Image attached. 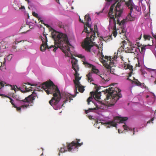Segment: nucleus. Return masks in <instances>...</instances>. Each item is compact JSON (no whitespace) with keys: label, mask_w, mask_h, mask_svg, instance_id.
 Returning a JSON list of instances; mask_svg holds the SVG:
<instances>
[{"label":"nucleus","mask_w":156,"mask_h":156,"mask_svg":"<svg viewBox=\"0 0 156 156\" xmlns=\"http://www.w3.org/2000/svg\"><path fill=\"white\" fill-rule=\"evenodd\" d=\"M88 118L90 119H92V116L91 115H89L88 116Z\"/></svg>","instance_id":"obj_47"},{"label":"nucleus","mask_w":156,"mask_h":156,"mask_svg":"<svg viewBox=\"0 0 156 156\" xmlns=\"http://www.w3.org/2000/svg\"><path fill=\"white\" fill-rule=\"evenodd\" d=\"M75 88L74 92L75 95L72 96L69 94H66L65 97L66 99L63 101V103L61 105H57L61 98V94L58 88L55 86L52 82H46L41 84L42 87L45 90L48 94H52L53 97L49 101V104L52 106L54 108L57 110L61 108L63 105L64 104L68 101L70 102L73 100L72 96L74 97L79 92L77 91V89L79 91L83 93L84 90V87L82 86L80 82L75 83Z\"/></svg>","instance_id":"obj_1"},{"label":"nucleus","mask_w":156,"mask_h":156,"mask_svg":"<svg viewBox=\"0 0 156 156\" xmlns=\"http://www.w3.org/2000/svg\"><path fill=\"white\" fill-rule=\"evenodd\" d=\"M121 91V90L116 87H109L106 91L108 95L105 99V105L108 106L113 105L119 98L122 97L120 93Z\"/></svg>","instance_id":"obj_5"},{"label":"nucleus","mask_w":156,"mask_h":156,"mask_svg":"<svg viewBox=\"0 0 156 156\" xmlns=\"http://www.w3.org/2000/svg\"><path fill=\"white\" fill-rule=\"evenodd\" d=\"M30 105V106H32V105Z\"/></svg>","instance_id":"obj_59"},{"label":"nucleus","mask_w":156,"mask_h":156,"mask_svg":"<svg viewBox=\"0 0 156 156\" xmlns=\"http://www.w3.org/2000/svg\"><path fill=\"white\" fill-rule=\"evenodd\" d=\"M133 12V14H136V15H135V18H136V17L138 15H140V12H137L136 11H134L133 10V11H132V13Z\"/></svg>","instance_id":"obj_31"},{"label":"nucleus","mask_w":156,"mask_h":156,"mask_svg":"<svg viewBox=\"0 0 156 156\" xmlns=\"http://www.w3.org/2000/svg\"><path fill=\"white\" fill-rule=\"evenodd\" d=\"M9 99L10 100V103L12 105L13 107L16 108L17 110L20 112H21V108H28L29 105V104H27L25 105H22L21 106L17 107L14 104V101L11 98Z\"/></svg>","instance_id":"obj_14"},{"label":"nucleus","mask_w":156,"mask_h":156,"mask_svg":"<svg viewBox=\"0 0 156 156\" xmlns=\"http://www.w3.org/2000/svg\"><path fill=\"white\" fill-rule=\"evenodd\" d=\"M29 26L28 25H27V26H25L24 27H21L20 30L22 31V33H25L28 31L29 30H27V28H29Z\"/></svg>","instance_id":"obj_19"},{"label":"nucleus","mask_w":156,"mask_h":156,"mask_svg":"<svg viewBox=\"0 0 156 156\" xmlns=\"http://www.w3.org/2000/svg\"><path fill=\"white\" fill-rule=\"evenodd\" d=\"M131 73H130V74H129V77L131 76Z\"/></svg>","instance_id":"obj_54"},{"label":"nucleus","mask_w":156,"mask_h":156,"mask_svg":"<svg viewBox=\"0 0 156 156\" xmlns=\"http://www.w3.org/2000/svg\"><path fill=\"white\" fill-rule=\"evenodd\" d=\"M144 38L145 40H149L151 37L150 36L147 35H144Z\"/></svg>","instance_id":"obj_28"},{"label":"nucleus","mask_w":156,"mask_h":156,"mask_svg":"<svg viewBox=\"0 0 156 156\" xmlns=\"http://www.w3.org/2000/svg\"><path fill=\"white\" fill-rule=\"evenodd\" d=\"M67 150H66L64 148H61L60 150L59 151L60 152L63 153L64 152Z\"/></svg>","instance_id":"obj_33"},{"label":"nucleus","mask_w":156,"mask_h":156,"mask_svg":"<svg viewBox=\"0 0 156 156\" xmlns=\"http://www.w3.org/2000/svg\"><path fill=\"white\" fill-rule=\"evenodd\" d=\"M85 20L86 21V27H88L90 29L91 31L93 30V28L91 27V25L90 23V22L91 21V19L89 15L87 14L85 16Z\"/></svg>","instance_id":"obj_16"},{"label":"nucleus","mask_w":156,"mask_h":156,"mask_svg":"<svg viewBox=\"0 0 156 156\" xmlns=\"http://www.w3.org/2000/svg\"><path fill=\"white\" fill-rule=\"evenodd\" d=\"M16 88L18 89V90H20L22 92H25V91H23V90H21V88H20V87H16Z\"/></svg>","instance_id":"obj_42"},{"label":"nucleus","mask_w":156,"mask_h":156,"mask_svg":"<svg viewBox=\"0 0 156 156\" xmlns=\"http://www.w3.org/2000/svg\"><path fill=\"white\" fill-rule=\"evenodd\" d=\"M62 27V26H60V27Z\"/></svg>","instance_id":"obj_60"},{"label":"nucleus","mask_w":156,"mask_h":156,"mask_svg":"<svg viewBox=\"0 0 156 156\" xmlns=\"http://www.w3.org/2000/svg\"><path fill=\"white\" fill-rule=\"evenodd\" d=\"M33 14L34 16L37 18L38 19L39 18V17L38 16V14L37 13H36L35 12H33Z\"/></svg>","instance_id":"obj_37"},{"label":"nucleus","mask_w":156,"mask_h":156,"mask_svg":"<svg viewBox=\"0 0 156 156\" xmlns=\"http://www.w3.org/2000/svg\"><path fill=\"white\" fill-rule=\"evenodd\" d=\"M126 42V41H122V44H123L124 43H125ZM124 45L123 44L121 46L120 48H119L118 49V51H122L123 49H124Z\"/></svg>","instance_id":"obj_23"},{"label":"nucleus","mask_w":156,"mask_h":156,"mask_svg":"<svg viewBox=\"0 0 156 156\" xmlns=\"http://www.w3.org/2000/svg\"><path fill=\"white\" fill-rule=\"evenodd\" d=\"M40 19H41L39 17L38 19V20L39 21L41 22V23L43 24H44L43 23V22H44L43 21V20H41Z\"/></svg>","instance_id":"obj_43"},{"label":"nucleus","mask_w":156,"mask_h":156,"mask_svg":"<svg viewBox=\"0 0 156 156\" xmlns=\"http://www.w3.org/2000/svg\"><path fill=\"white\" fill-rule=\"evenodd\" d=\"M43 35L44 37L45 38V41H44L42 39H41L43 43L40 47V50L41 51H44L46 50V48L51 49V48H53V51L54 52H55L58 48H60L62 50V49L61 48L59 47L58 46L57 47H56L55 46H53V45H51L49 47L47 44L48 40L46 37V35L44 34Z\"/></svg>","instance_id":"obj_11"},{"label":"nucleus","mask_w":156,"mask_h":156,"mask_svg":"<svg viewBox=\"0 0 156 156\" xmlns=\"http://www.w3.org/2000/svg\"><path fill=\"white\" fill-rule=\"evenodd\" d=\"M122 126L125 130H129L131 131L132 130V129L131 128H129L128 126H127L125 124L123 125Z\"/></svg>","instance_id":"obj_22"},{"label":"nucleus","mask_w":156,"mask_h":156,"mask_svg":"<svg viewBox=\"0 0 156 156\" xmlns=\"http://www.w3.org/2000/svg\"><path fill=\"white\" fill-rule=\"evenodd\" d=\"M150 123V121H148L147 122V123Z\"/></svg>","instance_id":"obj_55"},{"label":"nucleus","mask_w":156,"mask_h":156,"mask_svg":"<svg viewBox=\"0 0 156 156\" xmlns=\"http://www.w3.org/2000/svg\"><path fill=\"white\" fill-rule=\"evenodd\" d=\"M27 89L28 90H27L26 92L29 91L31 90L32 91L34 90V89H33V87H29L28 88H27Z\"/></svg>","instance_id":"obj_36"},{"label":"nucleus","mask_w":156,"mask_h":156,"mask_svg":"<svg viewBox=\"0 0 156 156\" xmlns=\"http://www.w3.org/2000/svg\"><path fill=\"white\" fill-rule=\"evenodd\" d=\"M133 10L136 11L137 12H140V8L138 6H135L133 7Z\"/></svg>","instance_id":"obj_24"},{"label":"nucleus","mask_w":156,"mask_h":156,"mask_svg":"<svg viewBox=\"0 0 156 156\" xmlns=\"http://www.w3.org/2000/svg\"><path fill=\"white\" fill-rule=\"evenodd\" d=\"M108 127H110L109 126H108Z\"/></svg>","instance_id":"obj_57"},{"label":"nucleus","mask_w":156,"mask_h":156,"mask_svg":"<svg viewBox=\"0 0 156 156\" xmlns=\"http://www.w3.org/2000/svg\"><path fill=\"white\" fill-rule=\"evenodd\" d=\"M6 48V46L2 43H0V50L2 49H4Z\"/></svg>","instance_id":"obj_30"},{"label":"nucleus","mask_w":156,"mask_h":156,"mask_svg":"<svg viewBox=\"0 0 156 156\" xmlns=\"http://www.w3.org/2000/svg\"><path fill=\"white\" fill-rule=\"evenodd\" d=\"M120 58H121V60H122V61H124V60H123V58H123V57L122 56H121V57H120Z\"/></svg>","instance_id":"obj_45"},{"label":"nucleus","mask_w":156,"mask_h":156,"mask_svg":"<svg viewBox=\"0 0 156 156\" xmlns=\"http://www.w3.org/2000/svg\"><path fill=\"white\" fill-rule=\"evenodd\" d=\"M119 33L121 35L120 37L122 39H126V30L123 27H121L119 29Z\"/></svg>","instance_id":"obj_17"},{"label":"nucleus","mask_w":156,"mask_h":156,"mask_svg":"<svg viewBox=\"0 0 156 156\" xmlns=\"http://www.w3.org/2000/svg\"><path fill=\"white\" fill-rule=\"evenodd\" d=\"M152 36H153V37L155 38V40L156 41V34H154L153 33Z\"/></svg>","instance_id":"obj_44"},{"label":"nucleus","mask_w":156,"mask_h":156,"mask_svg":"<svg viewBox=\"0 0 156 156\" xmlns=\"http://www.w3.org/2000/svg\"><path fill=\"white\" fill-rule=\"evenodd\" d=\"M112 40V35H109L108 37H107V41H109V40Z\"/></svg>","instance_id":"obj_38"},{"label":"nucleus","mask_w":156,"mask_h":156,"mask_svg":"<svg viewBox=\"0 0 156 156\" xmlns=\"http://www.w3.org/2000/svg\"><path fill=\"white\" fill-rule=\"evenodd\" d=\"M95 108H90L89 109L87 110H85V112L86 114H87L89 112H90V111L93 110H95Z\"/></svg>","instance_id":"obj_32"},{"label":"nucleus","mask_w":156,"mask_h":156,"mask_svg":"<svg viewBox=\"0 0 156 156\" xmlns=\"http://www.w3.org/2000/svg\"><path fill=\"white\" fill-rule=\"evenodd\" d=\"M137 46H138V48H139L140 47H142V46L145 47V48L147 46V45H146L145 46L144 45H142L141 44H140L139 43H137Z\"/></svg>","instance_id":"obj_35"},{"label":"nucleus","mask_w":156,"mask_h":156,"mask_svg":"<svg viewBox=\"0 0 156 156\" xmlns=\"http://www.w3.org/2000/svg\"><path fill=\"white\" fill-rule=\"evenodd\" d=\"M79 21L81 23H84L83 22V21H82L80 18H79Z\"/></svg>","instance_id":"obj_46"},{"label":"nucleus","mask_w":156,"mask_h":156,"mask_svg":"<svg viewBox=\"0 0 156 156\" xmlns=\"http://www.w3.org/2000/svg\"><path fill=\"white\" fill-rule=\"evenodd\" d=\"M44 25L48 28L50 27L51 30H53L51 33V35L52 38L54 41L55 44H58V46L61 48L62 51L66 55H68L66 51H69L70 47L71 46L68 41L67 35L55 30L48 24H45Z\"/></svg>","instance_id":"obj_3"},{"label":"nucleus","mask_w":156,"mask_h":156,"mask_svg":"<svg viewBox=\"0 0 156 156\" xmlns=\"http://www.w3.org/2000/svg\"><path fill=\"white\" fill-rule=\"evenodd\" d=\"M128 119V118L116 116L114 118V119L112 121H110L106 122V124L109 125L111 126H116L117 125V123H124V122Z\"/></svg>","instance_id":"obj_9"},{"label":"nucleus","mask_w":156,"mask_h":156,"mask_svg":"<svg viewBox=\"0 0 156 156\" xmlns=\"http://www.w3.org/2000/svg\"><path fill=\"white\" fill-rule=\"evenodd\" d=\"M134 128H133V135H134Z\"/></svg>","instance_id":"obj_49"},{"label":"nucleus","mask_w":156,"mask_h":156,"mask_svg":"<svg viewBox=\"0 0 156 156\" xmlns=\"http://www.w3.org/2000/svg\"><path fill=\"white\" fill-rule=\"evenodd\" d=\"M127 80H129V78H127Z\"/></svg>","instance_id":"obj_58"},{"label":"nucleus","mask_w":156,"mask_h":156,"mask_svg":"<svg viewBox=\"0 0 156 156\" xmlns=\"http://www.w3.org/2000/svg\"><path fill=\"white\" fill-rule=\"evenodd\" d=\"M89 30L87 29V28L86 27L85 25L84 26V29L83 32H84L87 33V37L85 39L84 42L82 44L83 48L86 51L88 52H91V48L93 46V41L94 40V38H95V34L97 33L98 35V28L96 25L94 26V30L91 31L90 29Z\"/></svg>","instance_id":"obj_4"},{"label":"nucleus","mask_w":156,"mask_h":156,"mask_svg":"<svg viewBox=\"0 0 156 156\" xmlns=\"http://www.w3.org/2000/svg\"><path fill=\"white\" fill-rule=\"evenodd\" d=\"M134 79L135 80V81H134V83L138 86H141V83L140 82L137 80L135 79L134 78Z\"/></svg>","instance_id":"obj_25"},{"label":"nucleus","mask_w":156,"mask_h":156,"mask_svg":"<svg viewBox=\"0 0 156 156\" xmlns=\"http://www.w3.org/2000/svg\"><path fill=\"white\" fill-rule=\"evenodd\" d=\"M112 62H110V63L109 66L110 68V71L111 73L112 74H115V69L114 68H113L112 66L111 67V65H112Z\"/></svg>","instance_id":"obj_21"},{"label":"nucleus","mask_w":156,"mask_h":156,"mask_svg":"<svg viewBox=\"0 0 156 156\" xmlns=\"http://www.w3.org/2000/svg\"><path fill=\"white\" fill-rule=\"evenodd\" d=\"M9 86L11 87V90H14L15 92H16V87H17V86L16 85H13L12 86L11 85H9Z\"/></svg>","instance_id":"obj_29"},{"label":"nucleus","mask_w":156,"mask_h":156,"mask_svg":"<svg viewBox=\"0 0 156 156\" xmlns=\"http://www.w3.org/2000/svg\"><path fill=\"white\" fill-rule=\"evenodd\" d=\"M101 57H102V58H101V59H102V62L103 63H104L106 62V61L105 60L103 59L104 58V55H102Z\"/></svg>","instance_id":"obj_41"},{"label":"nucleus","mask_w":156,"mask_h":156,"mask_svg":"<svg viewBox=\"0 0 156 156\" xmlns=\"http://www.w3.org/2000/svg\"><path fill=\"white\" fill-rule=\"evenodd\" d=\"M25 41H26H26L23 40V41H20L19 42V43L21 42H22V41L23 42H24Z\"/></svg>","instance_id":"obj_48"},{"label":"nucleus","mask_w":156,"mask_h":156,"mask_svg":"<svg viewBox=\"0 0 156 156\" xmlns=\"http://www.w3.org/2000/svg\"><path fill=\"white\" fill-rule=\"evenodd\" d=\"M66 53L68 54V55L64 53L66 55L69 57H71L72 59L71 63L72 65V68L74 70L75 72V73L74 74L75 80H73L74 83H78V82L79 83L80 82L79 80H80L81 77H79V74L78 73L79 68L77 65V60L72 55L70 50L69 51H66Z\"/></svg>","instance_id":"obj_6"},{"label":"nucleus","mask_w":156,"mask_h":156,"mask_svg":"<svg viewBox=\"0 0 156 156\" xmlns=\"http://www.w3.org/2000/svg\"><path fill=\"white\" fill-rule=\"evenodd\" d=\"M83 64L85 65L86 67L91 68V71L90 72H92L93 74L95 73L98 75H99V71L98 69L96 68V66L92 64L88 63L86 61H84L83 62Z\"/></svg>","instance_id":"obj_13"},{"label":"nucleus","mask_w":156,"mask_h":156,"mask_svg":"<svg viewBox=\"0 0 156 156\" xmlns=\"http://www.w3.org/2000/svg\"><path fill=\"white\" fill-rule=\"evenodd\" d=\"M80 139H76V141H73L70 143H67V147L68 151H70L73 149L77 148L78 147H80L83 144V142L80 143Z\"/></svg>","instance_id":"obj_12"},{"label":"nucleus","mask_w":156,"mask_h":156,"mask_svg":"<svg viewBox=\"0 0 156 156\" xmlns=\"http://www.w3.org/2000/svg\"><path fill=\"white\" fill-rule=\"evenodd\" d=\"M154 118H152V119H151V121L152 122V121H153V120H154Z\"/></svg>","instance_id":"obj_50"},{"label":"nucleus","mask_w":156,"mask_h":156,"mask_svg":"<svg viewBox=\"0 0 156 156\" xmlns=\"http://www.w3.org/2000/svg\"><path fill=\"white\" fill-rule=\"evenodd\" d=\"M99 89V88L98 87L96 89V91H92L90 93V95L93 96V97L95 99H99L100 98L101 92H98V91Z\"/></svg>","instance_id":"obj_15"},{"label":"nucleus","mask_w":156,"mask_h":156,"mask_svg":"<svg viewBox=\"0 0 156 156\" xmlns=\"http://www.w3.org/2000/svg\"><path fill=\"white\" fill-rule=\"evenodd\" d=\"M28 84V85H31L32 86H35L36 87H38L39 86H37V84H30V83H23V85L22 86V87H23V88H24L25 89V91H26L27 90H28L27 89V87L25 85V84Z\"/></svg>","instance_id":"obj_20"},{"label":"nucleus","mask_w":156,"mask_h":156,"mask_svg":"<svg viewBox=\"0 0 156 156\" xmlns=\"http://www.w3.org/2000/svg\"><path fill=\"white\" fill-rule=\"evenodd\" d=\"M105 58V59H107V60H110V59H111V58L110 57H108V56H105V57H104Z\"/></svg>","instance_id":"obj_39"},{"label":"nucleus","mask_w":156,"mask_h":156,"mask_svg":"<svg viewBox=\"0 0 156 156\" xmlns=\"http://www.w3.org/2000/svg\"><path fill=\"white\" fill-rule=\"evenodd\" d=\"M4 84H5V83L3 81L0 82V86H1V87L2 88V87H3L4 86Z\"/></svg>","instance_id":"obj_34"},{"label":"nucleus","mask_w":156,"mask_h":156,"mask_svg":"<svg viewBox=\"0 0 156 156\" xmlns=\"http://www.w3.org/2000/svg\"><path fill=\"white\" fill-rule=\"evenodd\" d=\"M93 76V74L92 72H89L88 73L87 75L86 76L88 82H91L94 81Z\"/></svg>","instance_id":"obj_18"},{"label":"nucleus","mask_w":156,"mask_h":156,"mask_svg":"<svg viewBox=\"0 0 156 156\" xmlns=\"http://www.w3.org/2000/svg\"><path fill=\"white\" fill-rule=\"evenodd\" d=\"M25 1L27 2L28 3H29V0H25Z\"/></svg>","instance_id":"obj_51"},{"label":"nucleus","mask_w":156,"mask_h":156,"mask_svg":"<svg viewBox=\"0 0 156 156\" xmlns=\"http://www.w3.org/2000/svg\"><path fill=\"white\" fill-rule=\"evenodd\" d=\"M92 97H93V96H91V95L90 97H89V98H88L87 101V104L88 105H89L90 104V102L92 101V100L93 99Z\"/></svg>","instance_id":"obj_26"},{"label":"nucleus","mask_w":156,"mask_h":156,"mask_svg":"<svg viewBox=\"0 0 156 156\" xmlns=\"http://www.w3.org/2000/svg\"><path fill=\"white\" fill-rule=\"evenodd\" d=\"M12 96L13 98L16 99L17 101L24 103H28L29 105V104H32L33 103V101L35 100L37 95L33 91L31 95L26 97L24 99H22L18 95H13Z\"/></svg>","instance_id":"obj_7"},{"label":"nucleus","mask_w":156,"mask_h":156,"mask_svg":"<svg viewBox=\"0 0 156 156\" xmlns=\"http://www.w3.org/2000/svg\"><path fill=\"white\" fill-rule=\"evenodd\" d=\"M13 48H16V47L15 46H13Z\"/></svg>","instance_id":"obj_56"},{"label":"nucleus","mask_w":156,"mask_h":156,"mask_svg":"<svg viewBox=\"0 0 156 156\" xmlns=\"http://www.w3.org/2000/svg\"><path fill=\"white\" fill-rule=\"evenodd\" d=\"M132 0H129L128 2H126L127 6L130 8L129 13L127 16L126 18V21H133L135 20L136 14H134L133 12L132 13L133 11V5L132 3Z\"/></svg>","instance_id":"obj_8"},{"label":"nucleus","mask_w":156,"mask_h":156,"mask_svg":"<svg viewBox=\"0 0 156 156\" xmlns=\"http://www.w3.org/2000/svg\"><path fill=\"white\" fill-rule=\"evenodd\" d=\"M145 50L146 48H145V47L144 46L141 47L140 49L139 48L134 47L132 45L130 47L128 48V50L126 51L129 53H133L135 55H138L139 53L144 54Z\"/></svg>","instance_id":"obj_10"},{"label":"nucleus","mask_w":156,"mask_h":156,"mask_svg":"<svg viewBox=\"0 0 156 156\" xmlns=\"http://www.w3.org/2000/svg\"><path fill=\"white\" fill-rule=\"evenodd\" d=\"M154 84H156V79L155 80L154 82Z\"/></svg>","instance_id":"obj_52"},{"label":"nucleus","mask_w":156,"mask_h":156,"mask_svg":"<svg viewBox=\"0 0 156 156\" xmlns=\"http://www.w3.org/2000/svg\"><path fill=\"white\" fill-rule=\"evenodd\" d=\"M55 0L57 2H58H58H59V0Z\"/></svg>","instance_id":"obj_53"},{"label":"nucleus","mask_w":156,"mask_h":156,"mask_svg":"<svg viewBox=\"0 0 156 156\" xmlns=\"http://www.w3.org/2000/svg\"><path fill=\"white\" fill-rule=\"evenodd\" d=\"M13 57L12 54H9L7 56V58L8 61H10Z\"/></svg>","instance_id":"obj_27"},{"label":"nucleus","mask_w":156,"mask_h":156,"mask_svg":"<svg viewBox=\"0 0 156 156\" xmlns=\"http://www.w3.org/2000/svg\"><path fill=\"white\" fill-rule=\"evenodd\" d=\"M100 76L101 78L102 79H103L105 81H108L107 80H106L103 77V76H104V75H100Z\"/></svg>","instance_id":"obj_40"},{"label":"nucleus","mask_w":156,"mask_h":156,"mask_svg":"<svg viewBox=\"0 0 156 156\" xmlns=\"http://www.w3.org/2000/svg\"><path fill=\"white\" fill-rule=\"evenodd\" d=\"M116 3L113 4L110 7L108 16L109 18V27L113 28L112 34L115 37L117 34L116 27V19L117 23L120 25L121 23L119 18L120 17L123 12V7L121 2H118L115 5Z\"/></svg>","instance_id":"obj_2"}]
</instances>
